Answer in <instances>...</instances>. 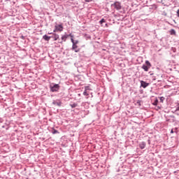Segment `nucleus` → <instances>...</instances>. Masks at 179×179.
Returning a JSON list of instances; mask_svg holds the SVG:
<instances>
[{
	"instance_id": "nucleus-1",
	"label": "nucleus",
	"mask_w": 179,
	"mask_h": 179,
	"mask_svg": "<svg viewBox=\"0 0 179 179\" xmlns=\"http://www.w3.org/2000/svg\"><path fill=\"white\" fill-rule=\"evenodd\" d=\"M50 92H52V93H55V92H58V90H59V85L52 83L50 85Z\"/></svg>"
},
{
	"instance_id": "nucleus-2",
	"label": "nucleus",
	"mask_w": 179,
	"mask_h": 179,
	"mask_svg": "<svg viewBox=\"0 0 179 179\" xmlns=\"http://www.w3.org/2000/svg\"><path fill=\"white\" fill-rule=\"evenodd\" d=\"M150 66H152L150 62H149L148 60H146L145 64H143L142 66V69H143L145 72H148V71H149V68H150Z\"/></svg>"
},
{
	"instance_id": "nucleus-3",
	"label": "nucleus",
	"mask_w": 179,
	"mask_h": 179,
	"mask_svg": "<svg viewBox=\"0 0 179 179\" xmlns=\"http://www.w3.org/2000/svg\"><path fill=\"white\" fill-rule=\"evenodd\" d=\"M111 8L116 9V10H120L122 8L121 3L115 1L114 3L111 4Z\"/></svg>"
},
{
	"instance_id": "nucleus-4",
	"label": "nucleus",
	"mask_w": 179,
	"mask_h": 179,
	"mask_svg": "<svg viewBox=\"0 0 179 179\" xmlns=\"http://www.w3.org/2000/svg\"><path fill=\"white\" fill-rule=\"evenodd\" d=\"M62 30H64V27L62 24H59L55 26V29L53 31L55 33V31H62Z\"/></svg>"
},
{
	"instance_id": "nucleus-5",
	"label": "nucleus",
	"mask_w": 179,
	"mask_h": 179,
	"mask_svg": "<svg viewBox=\"0 0 179 179\" xmlns=\"http://www.w3.org/2000/svg\"><path fill=\"white\" fill-rule=\"evenodd\" d=\"M149 85H150L149 83H146L145 81H143V80L141 81V87H143V89H146V87H148Z\"/></svg>"
},
{
	"instance_id": "nucleus-6",
	"label": "nucleus",
	"mask_w": 179,
	"mask_h": 179,
	"mask_svg": "<svg viewBox=\"0 0 179 179\" xmlns=\"http://www.w3.org/2000/svg\"><path fill=\"white\" fill-rule=\"evenodd\" d=\"M52 104L54 106H57V107H61L62 106V103L59 101H53Z\"/></svg>"
},
{
	"instance_id": "nucleus-7",
	"label": "nucleus",
	"mask_w": 179,
	"mask_h": 179,
	"mask_svg": "<svg viewBox=\"0 0 179 179\" xmlns=\"http://www.w3.org/2000/svg\"><path fill=\"white\" fill-rule=\"evenodd\" d=\"M76 48H78V45H75L73 43L71 50H73V51H75V52H79L80 50Z\"/></svg>"
},
{
	"instance_id": "nucleus-8",
	"label": "nucleus",
	"mask_w": 179,
	"mask_h": 179,
	"mask_svg": "<svg viewBox=\"0 0 179 179\" xmlns=\"http://www.w3.org/2000/svg\"><path fill=\"white\" fill-rule=\"evenodd\" d=\"M139 148L141 149H145V148H146V143L145 142H141L140 144H139Z\"/></svg>"
},
{
	"instance_id": "nucleus-9",
	"label": "nucleus",
	"mask_w": 179,
	"mask_h": 179,
	"mask_svg": "<svg viewBox=\"0 0 179 179\" xmlns=\"http://www.w3.org/2000/svg\"><path fill=\"white\" fill-rule=\"evenodd\" d=\"M43 40H45V41H50L51 36H48L47 35H44L43 36Z\"/></svg>"
},
{
	"instance_id": "nucleus-10",
	"label": "nucleus",
	"mask_w": 179,
	"mask_h": 179,
	"mask_svg": "<svg viewBox=\"0 0 179 179\" xmlns=\"http://www.w3.org/2000/svg\"><path fill=\"white\" fill-rule=\"evenodd\" d=\"M175 113L179 115V103L176 106Z\"/></svg>"
},
{
	"instance_id": "nucleus-11",
	"label": "nucleus",
	"mask_w": 179,
	"mask_h": 179,
	"mask_svg": "<svg viewBox=\"0 0 179 179\" xmlns=\"http://www.w3.org/2000/svg\"><path fill=\"white\" fill-rule=\"evenodd\" d=\"M69 36V35H68V34H64V35H63V36H62V40L63 41H66V39L68 38Z\"/></svg>"
},
{
	"instance_id": "nucleus-12",
	"label": "nucleus",
	"mask_w": 179,
	"mask_h": 179,
	"mask_svg": "<svg viewBox=\"0 0 179 179\" xmlns=\"http://www.w3.org/2000/svg\"><path fill=\"white\" fill-rule=\"evenodd\" d=\"M54 36L53 38L55 40V41H57V40H58V38H59V35L57 34H53Z\"/></svg>"
},
{
	"instance_id": "nucleus-13",
	"label": "nucleus",
	"mask_w": 179,
	"mask_h": 179,
	"mask_svg": "<svg viewBox=\"0 0 179 179\" xmlns=\"http://www.w3.org/2000/svg\"><path fill=\"white\" fill-rule=\"evenodd\" d=\"M169 33L171 36H176V30L173 29L169 31Z\"/></svg>"
},
{
	"instance_id": "nucleus-14",
	"label": "nucleus",
	"mask_w": 179,
	"mask_h": 179,
	"mask_svg": "<svg viewBox=\"0 0 179 179\" xmlns=\"http://www.w3.org/2000/svg\"><path fill=\"white\" fill-rule=\"evenodd\" d=\"M84 96H89V93H87V87H85V90L83 92Z\"/></svg>"
},
{
	"instance_id": "nucleus-15",
	"label": "nucleus",
	"mask_w": 179,
	"mask_h": 179,
	"mask_svg": "<svg viewBox=\"0 0 179 179\" xmlns=\"http://www.w3.org/2000/svg\"><path fill=\"white\" fill-rule=\"evenodd\" d=\"M71 108H75L76 107H78V103H72L70 104Z\"/></svg>"
},
{
	"instance_id": "nucleus-16",
	"label": "nucleus",
	"mask_w": 179,
	"mask_h": 179,
	"mask_svg": "<svg viewBox=\"0 0 179 179\" xmlns=\"http://www.w3.org/2000/svg\"><path fill=\"white\" fill-rule=\"evenodd\" d=\"M52 134H53V135H55V134H59V132L57 129H53Z\"/></svg>"
},
{
	"instance_id": "nucleus-17",
	"label": "nucleus",
	"mask_w": 179,
	"mask_h": 179,
	"mask_svg": "<svg viewBox=\"0 0 179 179\" xmlns=\"http://www.w3.org/2000/svg\"><path fill=\"white\" fill-rule=\"evenodd\" d=\"M103 23H106V20L104 18H102L100 21H99V24H103Z\"/></svg>"
},
{
	"instance_id": "nucleus-18",
	"label": "nucleus",
	"mask_w": 179,
	"mask_h": 179,
	"mask_svg": "<svg viewBox=\"0 0 179 179\" xmlns=\"http://www.w3.org/2000/svg\"><path fill=\"white\" fill-rule=\"evenodd\" d=\"M159 100H160V103H163V101H164L165 98L164 96H161L159 97Z\"/></svg>"
},
{
	"instance_id": "nucleus-19",
	"label": "nucleus",
	"mask_w": 179,
	"mask_h": 179,
	"mask_svg": "<svg viewBox=\"0 0 179 179\" xmlns=\"http://www.w3.org/2000/svg\"><path fill=\"white\" fill-rule=\"evenodd\" d=\"M78 43H79V41H74V43L73 44L77 45Z\"/></svg>"
},
{
	"instance_id": "nucleus-20",
	"label": "nucleus",
	"mask_w": 179,
	"mask_h": 179,
	"mask_svg": "<svg viewBox=\"0 0 179 179\" xmlns=\"http://www.w3.org/2000/svg\"><path fill=\"white\" fill-rule=\"evenodd\" d=\"M178 17H179V9L176 12Z\"/></svg>"
},
{
	"instance_id": "nucleus-21",
	"label": "nucleus",
	"mask_w": 179,
	"mask_h": 179,
	"mask_svg": "<svg viewBox=\"0 0 179 179\" xmlns=\"http://www.w3.org/2000/svg\"><path fill=\"white\" fill-rule=\"evenodd\" d=\"M71 43H72V44H73V43H75V40H73V38H71Z\"/></svg>"
},
{
	"instance_id": "nucleus-22",
	"label": "nucleus",
	"mask_w": 179,
	"mask_h": 179,
	"mask_svg": "<svg viewBox=\"0 0 179 179\" xmlns=\"http://www.w3.org/2000/svg\"><path fill=\"white\" fill-rule=\"evenodd\" d=\"M85 2H92V1H93V0H85Z\"/></svg>"
},
{
	"instance_id": "nucleus-23",
	"label": "nucleus",
	"mask_w": 179,
	"mask_h": 179,
	"mask_svg": "<svg viewBox=\"0 0 179 179\" xmlns=\"http://www.w3.org/2000/svg\"><path fill=\"white\" fill-rule=\"evenodd\" d=\"M137 104H138V106H141V101H137Z\"/></svg>"
},
{
	"instance_id": "nucleus-24",
	"label": "nucleus",
	"mask_w": 179,
	"mask_h": 179,
	"mask_svg": "<svg viewBox=\"0 0 179 179\" xmlns=\"http://www.w3.org/2000/svg\"><path fill=\"white\" fill-rule=\"evenodd\" d=\"M153 104L154 106H157V102L155 101Z\"/></svg>"
},
{
	"instance_id": "nucleus-25",
	"label": "nucleus",
	"mask_w": 179,
	"mask_h": 179,
	"mask_svg": "<svg viewBox=\"0 0 179 179\" xmlns=\"http://www.w3.org/2000/svg\"><path fill=\"white\" fill-rule=\"evenodd\" d=\"M148 145H150V141L148 140Z\"/></svg>"
},
{
	"instance_id": "nucleus-26",
	"label": "nucleus",
	"mask_w": 179,
	"mask_h": 179,
	"mask_svg": "<svg viewBox=\"0 0 179 179\" xmlns=\"http://www.w3.org/2000/svg\"><path fill=\"white\" fill-rule=\"evenodd\" d=\"M48 34H52V32H49Z\"/></svg>"
},
{
	"instance_id": "nucleus-27",
	"label": "nucleus",
	"mask_w": 179,
	"mask_h": 179,
	"mask_svg": "<svg viewBox=\"0 0 179 179\" xmlns=\"http://www.w3.org/2000/svg\"><path fill=\"white\" fill-rule=\"evenodd\" d=\"M173 130H171V134H173Z\"/></svg>"
},
{
	"instance_id": "nucleus-28",
	"label": "nucleus",
	"mask_w": 179,
	"mask_h": 179,
	"mask_svg": "<svg viewBox=\"0 0 179 179\" xmlns=\"http://www.w3.org/2000/svg\"><path fill=\"white\" fill-rule=\"evenodd\" d=\"M155 102H156V103H157V102H158L157 99H156V100H155Z\"/></svg>"
},
{
	"instance_id": "nucleus-29",
	"label": "nucleus",
	"mask_w": 179,
	"mask_h": 179,
	"mask_svg": "<svg viewBox=\"0 0 179 179\" xmlns=\"http://www.w3.org/2000/svg\"><path fill=\"white\" fill-rule=\"evenodd\" d=\"M78 96H80V94H78Z\"/></svg>"
},
{
	"instance_id": "nucleus-30",
	"label": "nucleus",
	"mask_w": 179,
	"mask_h": 179,
	"mask_svg": "<svg viewBox=\"0 0 179 179\" xmlns=\"http://www.w3.org/2000/svg\"><path fill=\"white\" fill-rule=\"evenodd\" d=\"M71 1H73V0H71Z\"/></svg>"
}]
</instances>
